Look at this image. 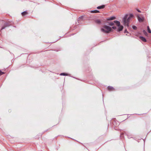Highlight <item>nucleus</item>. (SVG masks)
I'll return each mask as SVG.
<instances>
[{
  "label": "nucleus",
  "instance_id": "nucleus-1",
  "mask_svg": "<svg viewBox=\"0 0 151 151\" xmlns=\"http://www.w3.org/2000/svg\"><path fill=\"white\" fill-rule=\"evenodd\" d=\"M133 17V15L132 14L129 15H126L123 19V22L124 24L127 25L128 27L129 26V22L131 19Z\"/></svg>",
  "mask_w": 151,
  "mask_h": 151
},
{
  "label": "nucleus",
  "instance_id": "nucleus-2",
  "mask_svg": "<svg viewBox=\"0 0 151 151\" xmlns=\"http://www.w3.org/2000/svg\"><path fill=\"white\" fill-rule=\"evenodd\" d=\"M101 31L106 33H109L110 32L112 31V29L111 28L108 26L104 25L103 27L101 28Z\"/></svg>",
  "mask_w": 151,
  "mask_h": 151
},
{
  "label": "nucleus",
  "instance_id": "nucleus-3",
  "mask_svg": "<svg viewBox=\"0 0 151 151\" xmlns=\"http://www.w3.org/2000/svg\"><path fill=\"white\" fill-rule=\"evenodd\" d=\"M114 22L116 23V25L118 27V28L117 29V31L118 32H120L122 31L123 28V27L122 26L120 25V22L117 21H114Z\"/></svg>",
  "mask_w": 151,
  "mask_h": 151
},
{
  "label": "nucleus",
  "instance_id": "nucleus-4",
  "mask_svg": "<svg viewBox=\"0 0 151 151\" xmlns=\"http://www.w3.org/2000/svg\"><path fill=\"white\" fill-rule=\"evenodd\" d=\"M10 25L9 22H6L5 23L4 25L2 27L1 30L4 29L5 27L9 26Z\"/></svg>",
  "mask_w": 151,
  "mask_h": 151
},
{
  "label": "nucleus",
  "instance_id": "nucleus-5",
  "mask_svg": "<svg viewBox=\"0 0 151 151\" xmlns=\"http://www.w3.org/2000/svg\"><path fill=\"white\" fill-rule=\"evenodd\" d=\"M138 19L140 22H143L144 20V18L143 17H140L139 16H138L137 17Z\"/></svg>",
  "mask_w": 151,
  "mask_h": 151
},
{
  "label": "nucleus",
  "instance_id": "nucleus-6",
  "mask_svg": "<svg viewBox=\"0 0 151 151\" xmlns=\"http://www.w3.org/2000/svg\"><path fill=\"white\" fill-rule=\"evenodd\" d=\"M110 91H113L114 90V88L112 87L111 86H109L107 88Z\"/></svg>",
  "mask_w": 151,
  "mask_h": 151
},
{
  "label": "nucleus",
  "instance_id": "nucleus-7",
  "mask_svg": "<svg viewBox=\"0 0 151 151\" xmlns=\"http://www.w3.org/2000/svg\"><path fill=\"white\" fill-rule=\"evenodd\" d=\"M139 38L141 40H142V41H143L144 42H146V39H145V38H144V37H141V36Z\"/></svg>",
  "mask_w": 151,
  "mask_h": 151
},
{
  "label": "nucleus",
  "instance_id": "nucleus-8",
  "mask_svg": "<svg viewBox=\"0 0 151 151\" xmlns=\"http://www.w3.org/2000/svg\"><path fill=\"white\" fill-rule=\"evenodd\" d=\"M105 6L104 5H102L100 6H99L97 7V8L98 9H104L105 7Z\"/></svg>",
  "mask_w": 151,
  "mask_h": 151
},
{
  "label": "nucleus",
  "instance_id": "nucleus-9",
  "mask_svg": "<svg viewBox=\"0 0 151 151\" xmlns=\"http://www.w3.org/2000/svg\"><path fill=\"white\" fill-rule=\"evenodd\" d=\"M27 14V12L26 11H25L22 13V16H24L26 15Z\"/></svg>",
  "mask_w": 151,
  "mask_h": 151
},
{
  "label": "nucleus",
  "instance_id": "nucleus-10",
  "mask_svg": "<svg viewBox=\"0 0 151 151\" xmlns=\"http://www.w3.org/2000/svg\"><path fill=\"white\" fill-rule=\"evenodd\" d=\"M95 22L96 23L98 24H100L101 23V21L99 19H97L96 20Z\"/></svg>",
  "mask_w": 151,
  "mask_h": 151
},
{
  "label": "nucleus",
  "instance_id": "nucleus-11",
  "mask_svg": "<svg viewBox=\"0 0 151 151\" xmlns=\"http://www.w3.org/2000/svg\"><path fill=\"white\" fill-rule=\"evenodd\" d=\"M99 11L97 10H94V11H91V12L92 13H99Z\"/></svg>",
  "mask_w": 151,
  "mask_h": 151
},
{
  "label": "nucleus",
  "instance_id": "nucleus-12",
  "mask_svg": "<svg viewBox=\"0 0 151 151\" xmlns=\"http://www.w3.org/2000/svg\"><path fill=\"white\" fill-rule=\"evenodd\" d=\"M60 75L61 76H68V74L65 73H62L60 74Z\"/></svg>",
  "mask_w": 151,
  "mask_h": 151
},
{
  "label": "nucleus",
  "instance_id": "nucleus-13",
  "mask_svg": "<svg viewBox=\"0 0 151 151\" xmlns=\"http://www.w3.org/2000/svg\"><path fill=\"white\" fill-rule=\"evenodd\" d=\"M147 28V30H148V32L149 33H151V31L149 27L148 26Z\"/></svg>",
  "mask_w": 151,
  "mask_h": 151
},
{
  "label": "nucleus",
  "instance_id": "nucleus-14",
  "mask_svg": "<svg viewBox=\"0 0 151 151\" xmlns=\"http://www.w3.org/2000/svg\"><path fill=\"white\" fill-rule=\"evenodd\" d=\"M115 18L114 17H111L109 19H108V20H113V19H114Z\"/></svg>",
  "mask_w": 151,
  "mask_h": 151
},
{
  "label": "nucleus",
  "instance_id": "nucleus-15",
  "mask_svg": "<svg viewBox=\"0 0 151 151\" xmlns=\"http://www.w3.org/2000/svg\"><path fill=\"white\" fill-rule=\"evenodd\" d=\"M132 28L133 29H135V30L136 29H137V27L134 26H132Z\"/></svg>",
  "mask_w": 151,
  "mask_h": 151
},
{
  "label": "nucleus",
  "instance_id": "nucleus-16",
  "mask_svg": "<svg viewBox=\"0 0 151 151\" xmlns=\"http://www.w3.org/2000/svg\"><path fill=\"white\" fill-rule=\"evenodd\" d=\"M109 25L110 26H113L114 25V23L113 22H110L109 24Z\"/></svg>",
  "mask_w": 151,
  "mask_h": 151
},
{
  "label": "nucleus",
  "instance_id": "nucleus-17",
  "mask_svg": "<svg viewBox=\"0 0 151 151\" xmlns=\"http://www.w3.org/2000/svg\"><path fill=\"white\" fill-rule=\"evenodd\" d=\"M4 72H2L1 70H0V76L4 74Z\"/></svg>",
  "mask_w": 151,
  "mask_h": 151
},
{
  "label": "nucleus",
  "instance_id": "nucleus-18",
  "mask_svg": "<svg viewBox=\"0 0 151 151\" xmlns=\"http://www.w3.org/2000/svg\"><path fill=\"white\" fill-rule=\"evenodd\" d=\"M143 32L144 34L145 35H147V32H146L145 31V30H143Z\"/></svg>",
  "mask_w": 151,
  "mask_h": 151
},
{
  "label": "nucleus",
  "instance_id": "nucleus-19",
  "mask_svg": "<svg viewBox=\"0 0 151 151\" xmlns=\"http://www.w3.org/2000/svg\"><path fill=\"white\" fill-rule=\"evenodd\" d=\"M83 18V17H80L78 19V21H79L81 19Z\"/></svg>",
  "mask_w": 151,
  "mask_h": 151
},
{
  "label": "nucleus",
  "instance_id": "nucleus-20",
  "mask_svg": "<svg viewBox=\"0 0 151 151\" xmlns=\"http://www.w3.org/2000/svg\"><path fill=\"white\" fill-rule=\"evenodd\" d=\"M112 28L114 29H116V27L114 26L112 27Z\"/></svg>",
  "mask_w": 151,
  "mask_h": 151
},
{
  "label": "nucleus",
  "instance_id": "nucleus-21",
  "mask_svg": "<svg viewBox=\"0 0 151 151\" xmlns=\"http://www.w3.org/2000/svg\"><path fill=\"white\" fill-rule=\"evenodd\" d=\"M127 32V30L126 29L124 31V32Z\"/></svg>",
  "mask_w": 151,
  "mask_h": 151
},
{
  "label": "nucleus",
  "instance_id": "nucleus-22",
  "mask_svg": "<svg viewBox=\"0 0 151 151\" xmlns=\"http://www.w3.org/2000/svg\"><path fill=\"white\" fill-rule=\"evenodd\" d=\"M138 12H140V11L139 10H138Z\"/></svg>",
  "mask_w": 151,
  "mask_h": 151
}]
</instances>
